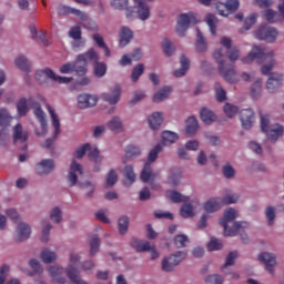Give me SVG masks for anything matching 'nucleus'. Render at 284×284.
I'll return each instance as SVG.
<instances>
[{
	"mask_svg": "<svg viewBox=\"0 0 284 284\" xmlns=\"http://www.w3.org/2000/svg\"><path fill=\"white\" fill-rule=\"evenodd\" d=\"M266 63L261 67L262 74H270L272 70H274V65H276V60L274 59V50L266 51L265 47L262 45H253L251 52L242 59L243 63Z\"/></svg>",
	"mask_w": 284,
	"mask_h": 284,
	"instance_id": "f257e3e1",
	"label": "nucleus"
},
{
	"mask_svg": "<svg viewBox=\"0 0 284 284\" xmlns=\"http://www.w3.org/2000/svg\"><path fill=\"white\" fill-rule=\"evenodd\" d=\"M239 219V211L233 207H229L224 211V215L220 221V225L224 227V236H236L239 232H243L250 227L247 222H236Z\"/></svg>",
	"mask_w": 284,
	"mask_h": 284,
	"instance_id": "f03ea898",
	"label": "nucleus"
},
{
	"mask_svg": "<svg viewBox=\"0 0 284 284\" xmlns=\"http://www.w3.org/2000/svg\"><path fill=\"white\" fill-rule=\"evenodd\" d=\"M261 130L262 132H264V134L267 135V139L273 143H276L280 136L284 134L283 125L281 124L270 125V119H267V116L265 115L261 116Z\"/></svg>",
	"mask_w": 284,
	"mask_h": 284,
	"instance_id": "7ed1b4c3",
	"label": "nucleus"
},
{
	"mask_svg": "<svg viewBox=\"0 0 284 284\" xmlns=\"http://www.w3.org/2000/svg\"><path fill=\"white\" fill-rule=\"evenodd\" d=\"M196 23H199V17L195 13H182L178 20L175 32L179 37H185L187 28L196 26Z\"/></svg>",
	"mask_w": 284,
	"mask_h": 284,
	"instance_id": "20e7f679",
	"label": "nucleus"
},
{
	"mask_svg": "<svg viewBox=\"0 0 284 284\" xmlns=\"http://www.w3.org/2000/svg\"><path fill=\"white\" fill-rule=\"evenodd\" d=\"M255 39L258 41H266V43H274L278 37V31L276 28L270 27L267 24H262L254 33Z\"/></svg>",
	"mask_w": 284,
	"mask_h": 284,
	"instance_id": "39448f33",
	"label": "nucleus"
},
{
	"mask_svg": "<svg viewBox=\"0 0 284 284\" xmlns=\"http://www.w3.org/2000/svg\"><path fill=\"white\" fill-rule=\"evenodd\" d=\"M219 72L221 77L229 83H239V75L236 74V69L233 64H225V61L217 59Z\"/></svg>",
	"mask_w": 284,
	"mask_h": 284,
	"instance_id": "423d86ee",
	"label": "nucleus"
},
{
	"mask_svg": "<svg viewBox=\"0 0 284 284\" xmlns=\"http://www.w3.org/2000/svg\"><path fill=\"white\" fill-rule=\"evenodd\" d=\"M184 258H187V253L183 251H179L169 257H164L162 261L163 272H174V267L181 264L184 261Z\"/></svg>",
	"mask_w": 284,
	"mask_h": 284,
	"instance_id": "0eeeda50",
	"label": "nucleus"
},
{
	"mask_svg": "<svg viewBox=\"0 0 284 284\" xmlns=\"http://www.w3.org/2000/svg\"><path fill=\"white\" fill-rule=\"evenodd\" d=\"M85 152H89L88 156L91 161H94V163H101L102 158L101 155H99V148L94 146L92 149V145H90V143H85L75 150V159H83V156H85Z\"/></svg>",
	"mask_w": 284,
	"mask_h": 284,
	"instance_id": "6e6552de",
	"label": "nucleus"
},
{
	"mask_svg": "<svg viewBox=\"0 0 284 284\" xmlns=\"http://www.w3.org/2000/svg\"><path fill=\"white\" fill-rule=\"evenodd\" d=\"M43 77H47V79L55 83H70L72 81V78L57 75L50 68L36 72V80L39 81V83H43Z\"/></svg>",
	"mask_w": 284,
	"mask_h": 284,
	"instance_id": "1a4fd4ad",
	"label": "nucleus"
},
{
	"mask_svg": "<svg viewBox=\"0 0 284 284\" xmlns=\"http://www.w3.org/2000/svg\"><path fill=\"white\" fill-rule=\"evenodd\" d=\"M47 110L52 119V125L54 128L53 139H47L43 148L50 149L52 148V144L54 143V140H57V136L61 134V122L59 121V116L57 115V112L54 111V108L51 105H47Z\"/></svg>",
	"mask_w": 284,
	"mask_h": 284,
	"instance_id": "9d476101",
	"label": "nucleus"
},
{
	"mask_svg": "<svg viewBox=\"0 0 284 284\" xmlns=\"http://www.w3.org/2000/svg\"><path fill=\"white\" fill-rule=\"evenodd\" d=\"M61 74H70L74 72L78 77H85L88 74V68L81 65L78 58L73 62H67L60 68Z\"/></svg>",
	"mask_w": 284,
	"mask_h": 284,
	"instance_id": "9b49d317",
	"label": "nucleus"
},
{
	"mask_svg": "<svg viewBox=\"0 0 284 284\" xmlns=\"http://www.w3.org/2000/svg\"><path fill=\"white\" fill-rule=\"evenodd\" d=\"M131 245L136 250V252H151V258L153 261L159 256V252H156L154 245L150 244L148 241L133 239L131 241Z\"/></svg>",
	"mask_w": 284,
	"mask_h": 284,
	"instance_id": "f8f14e48",
	"label": "nucleus"
},
{
	"mask_svg": "<svg viewBox=\"0 0 284 284\" xmlns=\"http://www.w3.org/2000/svg\"><path fill=\"white\" fill-rule=\"evenodd\" d=\"M240 121L243 130H252L254 122L256 121V116L254 115V110L252 109H243L240 111Z\"/></svg>",
	"mask_w": 284,
	"mask_h": 284,
	"instance_id": "ddd939ff",
	"label": "nucleus"
},
{
	"mask_svg": "<svg viewBox=\"0 0 284 284\" xmlns=\"http://www.w3.org/2000/svg\"><path fill=\"white\" fill-rule=\"evenodd\" d=\"M239 0H226V3H215V8L221 17H227L230 12H236L239 10Z\"/></svg>",
	"mask_w": 284,
	"mask_h": 284,
	"instance_id": "4468645a",
	"label": "nucleus"
},
{
	"mask_svg": "<svg viewBox=\"0 0 284 284\" xmlns=\"http://www.w3.org/2000/svg\"><path fill=\"white\" fill-rule=\"evenodd\" d=\"M77 59L81 65L88 68V63H98L100 57L95 49H89L87 52L78 54Z\"/></svg>",
	"mask_w": 284,
	"mask_h": 284,
	"instance_id": "2eb2a0df",
	"label": "nucleus"
},
{
	"mask_svg": "<svg viewBox=\"0 0 284 284\" xmlns=\"http://www.w3.org/2000/svg\"><path fill=\"white\" fill-rule=\"evenodd\" d=\"M98 101L99 98H97V95L82 93L78 97V108H80V110H85L87 108H94Z\"/></svg>",
	"mask_w": 284,
	"mask_h": 284,
	"instance_id": "dca6fc26",
	"label": "nucleus"
},
{
	"mask_svg": "<svg viewBox=\"0 0 284 284\" xmlns=\"http://www.w3.org/2000/svg\"><path fill=\"white\" fill-rule=\"evenodd\" d=\"M77 172L78 174H83V166L77 163V161H73L70 166V172L67 176L70 187H74V185H77L79 181V176H77Z\"/></svg>",
	"mask_w": 284,
	"mask_h": 284,
	"instance_id": "f3484780",
	"label": "nucleus"
},
{
	"mask_svg": "<svg viewBox=\"0 0 284 284\" xmlns=\"http://www.w3.org/2000/svg\"><path fill=\"white\" fill-rule=\"evenodd\" d=\"M283 85V74L280 73H271L266 81V90L267 92H276Z\"/></svg>",
	"mask_w": 284,
	"mask_h": 284,
	"instance_id": "a211bd4d",
	"label": "nucleus"
},
{
	"mask_svg": "<svg viewBox=\"0 0 284 284\" xmlns=\"http://www.w3.org/2000/svg\"><path fill=\"white\" fill-rule=\"evenodd\" d=\"M258 261L266 265V271L274 274V265H276V255L274 253H262L258 255Z\"/></svg>",
	"mask_w": 284,
	"mask_h": 284,
	"instance_id": "6ab92c4d",
	"label": "nucleus"
},
{
	"mask_svg": "<svg viewBox=\"0 0 284 284\" xmlns=\"http://www.w3.org/2000/svg\"><path fill=\"white\" fill-rule=\"evenodd\" d=\"M33 113L38 119L42 130L41 132L36 131V134H38V136H44V134H48V121L45 120V112H43L41 106H38L34 109Z\"/></svg>",
	"mask_w": 284,
	"mask_h": 284,
	"instance_id": "aec40b11",
	"label": "nucleus"
},
{
	"mask_svg": "<svg viewBox=\"0 0 284 284\" xmlns=\"http://www.w3.org/2000/svg\"><path fill=\"white\" fill-rule=\"evenodd\" d=\"M36 170L39 176L50 174L54 170V160H42L37 164Z\"/></svg>",
	"mask_w": 284,
	"mask_h": 284,
	"instance_id": "412c9836",
	"label": "nucleus"
},
{
	"mask_svg": "<svg viewBox=\"0 0 284 284\" xmlns=\"http://www.w3.org/2000/svg\"><path fill=\"white\" fill-rule=\"evenodd\" d=\"M119 37H120V41H119L120 48H125V45H128L130 41H132V39L134 38V32H132V30H130V28L128 27H122L120 29Z\"/></svg>",
	"mask_w": 284,
	"mask_h": 284,
	"instance_id": "4be33fe9",
	"label": "nucleus"
},
{
	"mask_svg": "<svg viewBox=\"0 0 284 284\" xmlns=\"http://www.w3.org/2000/svg\"><path fill=\"white\" fill-rule=\"evenodd\" d=\"M239 202V194H226L222 200L219 197H215L214 200V210H219L222 205H232L234 203Z\"/></svg>",
	"mask_w": 284,
	"mask_h": 284,
	"instance_id": "5701e85b",
	"label": "nucleus"
},
{
	"mask_svg": "<svg viewBox=\"0 0 284 284\" xmlns=\"http://www.w3.org/2000/svg\"><path fill=\"white\" fill-rule=\"evenodd\" d=\"M32 234V229L27 223H20L18 226V236L16 239L17 243H22V241H28Z\"/></svg>",
	"mask_w": 284,
	"mask_h": 284,
	"instance_id": "b1692460",
	"label": "nucleus"
},
{
	"mask_svg": "<svg viewBox=\"0 0 284 284\" xmlns=\"http://www.w3.org/2000/svg\"><path fill=\"white\" fill-rule=\"evenodd\" d=\"M102 99L110 103V105H115V103H119V99H121V88L114 87L111 93H103Z\"/></svg>",
	"mask_w": 284,
	"mask_h": 284,
	"instance_id": "393cba45",
	"label": "nucleus"
},
{
	"mask_svg": "<svg viewBox=\"0 0 284 284\" xmlns=\"http://www.w3.org/2000/svg\"><path fill=\"white\" fill-rule=\"evenodd\" d=\"M58 12H59V14H74L75 17H79V19H81V21L88 20V14H85V12H83L79 9L63 6V7H59Z\"/></svg>",
	"mask_w": 284,
	"mask_h": 284,
	"instance_id": "a878e982",
	"label": "nucleus"
},
{
	"mask_svg": "<svg viewBox=\"0 0 284 284\" xmlns=\"http://www.w3.org/2000/svg\"><path fill=\"white\" fill-rule=\"evenodd\" d=\"M180 63H181V69L175 70L173 72V74H174V77H176V79H179L181 77H185V74H187V71L190 70V59H187V57H185V54L181 55Z\"/></svg>",
	"mask_w": 284,
	"mask_h": 284,
	"instance_id": "bb28decb",
	"label": "nucleus"
},
{
	"mask_svg": "<svg viewBox=\"0 0 284 284\" xmlns=\"http://www.w3.org/2000/svg\"><path fill=\"white\" fill-rule=\"evenodd\" d=\"M48 272L51 276V278H53V283H58V284H65V277H58L57 276H61V274H63V267L61 266H50L48 268Z\"/></svg>",
	"mask_w": 284,
	"mask_h": 284,
	"instance_id": "cd10ccee",
	"label": "nucleus"
},
{
	"mask_svg": "<svg viewBox=\"0 0 284 284\" xmlns=\"http://www.w3.org/2000/svg\"><path fill=\"white\" fill-rule=\"evenodd\" d=\"M29 133L28 131L23 132V126L18 123L13 128V141L17 143V141H21V143H26L28 141Z\"/></svg>",
	"mask_w": 284,
	"mask_h": 284,
	"instance_id": "c85d7f7f",
	"label": "nucleus"
},
{
	"mask_svg": "<svg viewBox=\"0 0 284 284\" xmlns=\"http://www.w3.org/2000/svg\"><path fill=\"white\" fill-rule=\"evenodd\" d=\"M148 122L151 130H159V128H161V124L163 123V113L154 112L152 115L149 116Z\"/></svg>",
	"mask_w": 284,
	"mask_h": 284,
	"instance_id": "c756f323",
	"label": "nucleus"
},
{
	"mask_svg": "<svg viewBox=\"0 0 284 284\" xmlns=\"http://www.w3.org/2000/svg\"><path fill=\"white\" fill-rule=\"evenodd\" d=\"M140 179L143 183H150V181L154 179V173H152V164H150V162L144 163Z\"/></svg>",
	"mask_w": 284,
	"mask_h": 284,
	"instance_id": "7c9ffc66",
	"label": "nucleus"
},
{
	"mask_svg": "<svg viewBox=\"0 0 284 284\" xmlns=\"http://www.w3.org/2000/svg\"><path fill=\"white\" fill-rule=\"evenodd\" d=\"M166 197L172 201V203H187L190 201L189 196H184L180 192L176 191H166Z\"/></svg>",
	"mask_w": 284,
	"mask_h": 284,
	"instance_id": "2f4dec72",
	"label": "nucleus"
},
{
	"mask_svg": "<svg viewBox=\"0 0 284 284\" xmlns=\"http://www.w3.org/2000/svg\"><path fill=\"white\" fill-rule=\"evenodd\" d=\"M196 130H199V121L194 116H190L186 120L185 132L189 136H194V134H196Z\"/></svg>",
	"mask_w": 284,
	"mask_h": 284,
	"instance_id": "473e14b6",
	"label": "nucleus"
},
{
	"mask_svg": "<svg viewBox=\"0 0 284 284\" xmlns=\"http://www.w3.org/2000/svg\"><path fill=\"white\" fill-rule=\"evenodd\" d=\"M196 32L197 39L195 42V50L196 52H205V50H207V41H205V38L203 37L201 29L196 28Z\"/></svg>",
	"mask_w": 284,
	"mask_h": 284,
	"instance_id": "72a5a7b5",
	"label": "nucleus"
},
{
	"mask_svg": "<svg viewBox=\"0 0 284 284\" xmlns=\"http://www.w3.org/2000/svg\"><path fill=\"white\" fill-rule=\"evenodd\" d=\"M170 92H172V88L164 87L153 95V103H161V101H165V99L170 97Z\"/></svg>",
	"mask_w": 284,
	"mask_h": 284,
	"instance_id": "f704fd0d",
	"label": "nucleus"
},
{
	"mask_svg": "<svg viewBox=\"0 0 284 284\" xmlns=\"http://www.w3.org/2000/svg\"><path fill=\"white\" fill-rule=\"evenodd\" d=\"M179 141V135L172 131L162 132V143L163 145H172Z\"/></svg>",
	"mask_w": 284,
	"mask_h": 284,
	"instance_id": "c9c22d12",
	"label": "nucleus"
},
{
	"mask_svg": "<svg viewBox=\"0 0 284 284\" xmlns=\"http://www.w3.org/2000/svg\"><path fill=\"white\" fill-rule=\"evenodd\" d=\"M200 119L203 123H206V125H211V123H214V112L207 108H203L200 112Z\"/></svg>",
	"mask_w": 284,
	"mask_h": 284,
	"instance_id": "e433bc0d",
	"label": "nucleus"
},
{
	"mask_svg": "<svg viewBox=\"0 0 284 284\" xmlns=\"http://www.w3.org/2000/svg\"><path fill=\"white\" fill-rule=\"evenodd\" d=\"M11 121L12 118L10 116V113H8V110L0 109V128H2V130H6V128H9Z\"/></svg>",
	"mask_w": 284,
	"mask_h": 284,
	"instance_id": "4c0bfd02",
	"label": "nucleus"
},
{
	"mask_svg": "<svg viewBox=\"0 0 284 284\" xmlns=\"http://www.w3.org/2000/svg\"><path fill=\"white\" fill-rule=\"evenodd\" d=\"M16 65L23 72H28V70H30V61L24 55H18L16 58Z\"/></svg>",
	"mask_w": 284,
	"mask_h": 284,
	"instance_id": "58836bf2",
	"label": "nucleus"
},
{
	"mask_svg": "<svg viewBox=\"0 0 284 284\" xmlns=\"http://www.w3.org/2000/svg\"><path fill=\"white\" fill-rule=\"evenodd\" d=\"M263 90V80H256L251 87V97L253 99H258L261 97V92Z\"/></svg>",
	"mask_w": 284,
	"mask_h": 284,
	"instance_id": "ea45409f",
	"label": "nucleus"
},
{
	"mask_svg": "<svg viewBox=\"0 0 284 284\" xmlns=\"http://www.w3.org/2000/svg\"><path fill=\"white\" fill-rule=\"evenodd\" d=\"M128 227H130V217L123 215L118 220V230L120 234H126Z\"/></svg>",
	"mask_w": 284,
	"mask_h": 284,
	"instance_id": "a19ab883",
	"label": "nucleus"
},
{
	"mask_svg": "<svg viewBox=\"0 0 284 284\" xmlns=\"http://www.w3.org/2000/svg\"><path fill=\"white\" fill-rule=\"evenodd\" d=\"M89 243H90V254L91 256H94V254L99 252V247H101V240L99 239V235H93Z\"/></svg>",
	"mask_w": 284,
	"mask_h": 284,
	"instance_id": "79ce46f5",
	"label": "nucleus"
},
{
	"mask_svg": "<svg viewBox=\"0 0 284 284\" xmlns=\"http://www.w3.org/2000/svg\"><path fill=\"white\" fill-rule=\"evenodd\" d=\"M108 125L112 132H121L123 128V123L121 122V119L119 116L112 118Z\"/></svg>",
	"mask_w": 284,
	"mask_h": 284,
	"instance_id": "37998d69",
	"label": "nucleus"
},
{
	"mask_svg": "<svg viewBox=\"0 0 284 284\" xmlns=\"http://www.w3.org/2000/svg\"><path fill=\"white\" fill-rule=\"evenodd\" d=\"M17 111L20 116H26L28 114V100H26V98H21L17 102Z\"/></svg>",
	"mask_w": 284,
	"mask_h": 284,
	"instance_id": "c03bdc74",
	"label": "nucleus"
},
{
	"mask_svg": "<svg viewBox=\"0 0 284 284\" xmlns=\"http://www.w3.org/2000/svg\"><path fill=\"white\" fill-rule=\"evenodd\" d=\"M215 97L216 101L223 103L227 101V91H225V89H223L220 84H215Z\"/></svg>",
	"mask_w": 284,
	"mask_h": 284,
	"instance_id": "a18cd8bd",
	"label": "nucleus"
},
{
	"mask_svg": "<svg viewBox=\"0 0 284 284\" xmlns=\"http://www.w3.org/2000/svg\"><path fill=\"white\" fill-rule=\"evenodd\" d=\"M226 57L229 61L234 63L239 61V57H241V51L236 47H231V49H226Z\"/></svg>",
	"mask_w": 284,
	"mask_h": 284,
	"instance_id": "49530a36",
	"label": "nucleus"
},
{
	"mask_svg": "<svg viewBox=\"0 0 284 284\" xmlns=\"http://www.w3.org/2000/svg\"><path fill=\"white\" fill-rule=\"evenodd\" d=\"M57 258V253L44 248L41 253V260L43 263H52Z\"/></svg>",
	"mask_w": 284,
	"mask_h": 284,
	"instance_id": "de8ad7c7",
	"label": "nucleus"
},
{
	"mask_svg": "<svg viewBox=\"0 0 284 284\" xmlns=\"http://www.w3.org/2000/svg\"><path fill=\"white\" fill-rule=\"evenodd\" d=\"M264 19H266V21L268 23H276V21H278V12L272 10V9H267L263 12Z\"/></svg>",
	"mask_w": 284,
	"mask_h": 284,
	"instance_id": "09e8293b",
	"label": "nucleus"
},
{
	"mask_svg": "<svg viewBox=\"0 0 284 284\" xmlns=\"http://www.w3.org/2000/svg\"><path fill=\"white\" fill-rule=\"evenodd\" d=\"M224 114H226L229 119H233V116H236V114H239V106L231 103H226L224 105Z\"/></svg>",
	"mask_w": 284,
	"mask_h": 284,
	"instance_id": "8fccbe9b",
	"label": "nucleus"
},
{
	"mask_svg": "<svg viewBox=\"0 0 284 284\" xmlns=\"http://www.w3.org/2000/svg\"><path fill=\"white\" fill-rule=\"evenodd\" d=\"M180 213L183 219H192V216H194V209L192 207V204H183Z\"/></svg>",
	"mask_w": 284,
	"mask_h": 284,
	"instance_id": "3c124183",
	"label": "nucleus"
},
{
	"mask_svg": "<svg viewBox=\"0 0 284 284\" xmlns=\"http://www.w3.org/2000/svg\"><path fill=\"white\" fill-rule=\"evenodd\" d=\"M162 50L166 57H172L174 52V44L169 39L162 41Z\"/></svg>",
	"mask_w": 284,
	"mask_h": 284,
	"instance_id": "603ef678",
	"label": "nucleus"
},
{
	"mask_svg": "<svg viewBox=\"0 0 284 284\" xmlns=\"http://www.w3.org/2000/svg\"><path fill=\"white\" fill-rule=\"evenodd\" d=\"M145 71V67L143 64H138L133 70L131 74V80L133 83H136L139 81L140 77L143 74Z\"/></svg>",
	"mask_w": 284,
	"mask_h": 284,
	"instance_id": "864d4df0",
	"label": "nucleus"
},
{
	"mask_svg": "<svg viewBox=\"0 0 284 284\" xmlns=\"http://www.w3.org/2000/svg\"><path fill=\"white\" fill-rule=\"evenodd\" d=\"M68 278L74 284H87L85 281H82L77 274V270L72 268V266L68 270Z\"/></svg>",
	"mask_w": 284,
	"mask_h": 284,
	"instance_id": "5fc2aeb1",
	"label": "nucleus"
},
{
	"mask_svg": "<svg viewBox=\"0 0 284 284\" xmlns=\"http://www.w3.org/2000/svg\"><path fill=\"white\" fill-rule=\"evenodd\" d=\"M108 72V67L103 62H95L94 63V74L95 77H105Z\"/></svg>",
	"mask_w": 284,
	"mask_h": 284,
	"instance_id": "6e6d98bb",
	"label": "nucleus"
},
{
	"mask_svg": "<svg viewBox=\"0 0 284 284\" xmlns=\"http://www.w3.org/2000/svg\"><path fill=\"white\" fill-rule=\"evenodd\" d=\"M124 178L130 183H134L136 181V174L134 173V168H132V165H126L124 168Z\"/></svg>",
	"mask_w": 284,
	"mask_h": 284,
	"instance_id": "4d7b16f0",
	"label": "nucleus"
},
{
	"mask_svg": "<svg viewBox=\"0 0 284 284\" xmlns=\"http://www.w3.org/2000/svg\"><path fill=\"white\" fill-rule=\"evenodd\" d=\"M222 174L224 179H234L236 176V170L232 165L226 164L222 166Z\"/></svg>",
	"mask_w": 284,
	"mask_h": 284,
	"instance_id": "13d9d810",
	"label": "nucleus"
},
{
	"mask_svg": "<svg viewBox=\"0 0 284 284\" xmlns=\"http://www.w3.org/2000/svg\"><path fill=\"white\" fill-rule=\"evenodd\" d=\"M163 150V146L161 144H158L150 153L148 156V163H154L156 159H159V153Z\"/></svg>",
	"mask_w": 284,
	"mask_h": 284,
	"instance_id": "bf43d9fd",
	"label": "nucleus"
},
{
	"mask_svg": "<svg viewBox=\"0 0 284 284\" xmlns=\"http://www.w3.org/2000/svg\"><path fill=\"white\" fill-rule=\"evenodd\" d=\"M141 154V149L139 146L134 145H128L125 150V156L126 159H132V156H139Z\"/></svg>",
	"mask_w": 284,
	"mask_h": 284,
	"instance_id": "052dcab7",
	"label": "nucleus"
},
{
	"mask_svg": "<svg viewBox=\"0 0 284 284\" xmlns=\"http://www.w3.org/2000/svg\"><path fill=\"white\" fill-rule=\"evenodd\" d=\"M256 19H258L257 13H251L250 17H247L244 21V30H251L252 26L256 23Z\"/></svg>",
	"mask_w": 284,
	"mask_h": 284,
	"instance_id": "680f3d73",
	"label": "nucleus"
},
{
	"mask_svg": "<svg viewBox=\"0 0 284 284\" xmlns=\"http://www.w3.org/2000/svg\"><path fill=\"white\" fill-rule=\"evenodd\" d=\"M50 219L51 221H53L54 223H59L60 221H62L63 215L61 213V209H59V206H55L51 210V214H50Z\"/></svg>",
	"mask_w": 284,
	"mask_h": 284,
	"instance_id": "e2e57ef3",
	"label": "nucleus"
},
{
	"mask_svg": "<svg viewBox=\"0 0 284 284\" xmlns=\"http://www.w3.org/2000/svg\"><path fill=\"white\" fill-rule=\"evenodd\" d=\"M265 216L267 219L268 225H274V219H276V211L273 206H267L265 210Z\"/></svg>",
	"mask_w": 284,
	"mask_h": 284,
	"instance_id": "0e129e2a",
	"label": "nucleus"
},
{
	"mask_svg": "<svg viewBox=\"0 0 284 284\" xmlns=\"http://www.w3.org/2000/svg\"><path fill=\"white\" fill-rule=\"evenodd\" d=\"M116 181H119V175L116 174L115 170H111L108 174H106V185L109 187H112V185H114L116 183Z\"/></svg>",
	"mask_w": 284,
	"mask_h": 284,
	"instance_id": "69168bd1",
	"label": "nucleus"
},
{
	"mask_svg": "<svg viewBox=\"0 0 284 284\" xmlns=\"http://www.w3.org/2000/svg\"><path fill=\"white\" fill-rule=\"evenodd\" d=\"M190 240L187 239L186 235H183V234H180V235H176L174 237V244L178 248H182V247H185V244L189 242Z\"/></svg>",
	"mask_w": 284,
	"mask_h": 284,
	"instance_id": "338daca9",
	"label": "nucleus"
},
{
	"mask_svg": "<svg viewBox=\"0 0 284 284\" xmlns=\"http://www.w3.org/2000/svg\"><path fill=\"white\" fill-rule=\"evenodd\" d=\"M69 37L74 41L81 40V27H72L69 31Z\"/></svg>",
	"mask_w": 284,
	"mask_h": 284,
	"instance_id": "774afa93",
	"label": "nucleus"
}]
</instances>
